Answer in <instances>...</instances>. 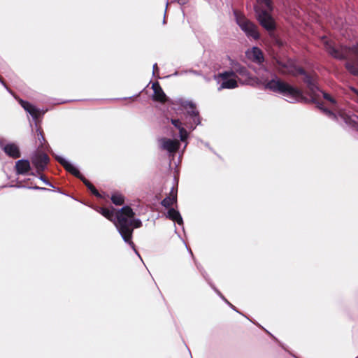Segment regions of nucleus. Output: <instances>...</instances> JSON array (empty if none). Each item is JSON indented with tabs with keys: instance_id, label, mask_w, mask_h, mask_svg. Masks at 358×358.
<instances>
[{
	"instance_id": "nucleus-29",
	"label": "nucleus",
	"mask_w": 358,
	"mask_h": 358,
	"mask_svg": "<svg viewBox=\"0 0 358 358\" xmlns=\"http://www.w3.org/2000/svg\"><path fill=\"white\" fill-rule=\"evenodd\" d=\"M57 160L62 165L64 169L67 171V160L61 157H57Z\"/></svg>"
},
{
	"instance_id": "nucleus-28",
	"label": "nucleus",
	"mask_w": 358,
	"mask_h": 358,
	"mask_svg": "<svg viewBox=\"0 0 358 358\" xmlns=\"http://www.w3.org/2000/svg\"><path fill=\"white\" fill-rule=\"evenodd\" d=\"M257 1L259 3H264L266 8L271 10H272V6H271V0H257Z\"/></svg>"
},
{
	"instance_id": "nucleus-3",
	"label": "nucleus",
	"mask_w": 358,
	"mask_h": 358,
	"mask_svg": "<svg viewBox=\"0 0 358 358\" xmlns=\"http://www.w3.org/2000/svg\"><path fill=\"white\" fill-rule=\"evenodd\" d=\"M324 48L327 52L338 60H348L345 66L353 76H358V43L348 47L343 45H336L331 41H326Z\"/></svg>"
},
{
	"instance_id": "nucleus-1",
	"label": "nucleus",
	"mask_w": 358,
	"mask_h": 358,
	"mask_svg": "<svg viewBox=\"0 0 358 358\" xmlns=\"http://www.w3.org/2000/svg\"><path fill=\"white\" fill-rule=\"evenodd\" d=\"M296 73L303 76V82L306 83L311 96L308 99L303 96V92L299 88L295 87L285 82H283L277 76L268 80L264 85L265 89H268L275 93L282 94L285 100L289 103L303 102V103H314L318 108V103L316 100L319 96L320 89L317 86L314 78L301 67L296 69Z\"/></svg>"
},
{
	"instance_id": "nucleus-16",
	"label": "nucleus",
	"mask_w": 358,
	"mask_h": 358,
	"mask_svg": "<svg viewBox=\"0 0 358 358\" xmlns=\"http://www.w3.org/2000/svg\"><path fill=\"white\" fill-rule=\"evenodd\" d=\"M30 163L28 160L20 159L15 164V169L17 174L24 175L30 170Z\"/></svg>"
},
{
	"instance_id": "nucleus-18",
	"label": "nucleus",
	"mask_w": 358,
	"mask_h": 358,
	"mask_svg": "<svg viewBox=\"0 0 358 358\" xmlns=\"http://www.w3.org/2000/svg\"><path fill=\"white\" fill-rule=\"evenodd\" d=\"M95 210L110 221L113 222L115 224L117 222L116 213H114L113 210L100 207H96Z\"/></svg>"
},
{
	"instance_id": "nucleus-6",
	"label": "nucleus",
	"mask_w": 358,
	"mask_h": 358,
	"mask_svg": "<svg viewBox=\"0 0 358 358\" xmlns=\"http://www.w3.org/2000/svg\"><path fill=\"white\" fill-rule=\"evenodd\" d=\"M182 106L187 110L186 118H189V121L192 122H187L186 126L191 130H194L196 125L201 124L199 113L196 110L195 104L192 101H184Z\"/></svg>"
},
{
	"instance_id": "nucleus-13",
	"label": "nucleus",
	"mask_w": 358,
	"mask_h": 358,
	"mask_svg": "<svg viewBox=\"0 0 358 358\" xmlns=\"http://www.w3.org/2000/svg\"><path fill=\"white\" fill-rule=\"evenodd\" d=\"M152 88L154 92L152 95L153 100L164 103L166 101V96L159 85V83H153Z\"/></svg>"
},
{
	"instance_id": "nucleus-30",
	"label": "nucleus",
	"mask_w": 358,
	"mask_h": 358,
	"mask_svg": "<svg viewBox=\"0 0 358 358\" xmlns=\"http://www.w3.org/2000/svg\"><path fill=\"white\" fill-rule=\"evenodd\" d=\"M91 192L93 194H94L95 196H96L98 197H101L100 194L99 193V192L96 190V189L95 187L92 190H91Z\"/></svg>"
},
{
	"instance_id": "nucleus-35",
	"label": "nucleus",
	"mask_w": 358,
	"mask_h": 358,
	"mask_svg": "<svg viewBox=\"0 0 358 358\" xmlns=\"http://www.w3.org/2000/svg\"><path fill=\"white\" fill-rule=\"evenodd\" d=\"M353 128H355L356 131L358 132V122L357 123V125H355V127H354Z\"/></svg>"
},
{
	"instance_id": "nucleus-4",
	"label": "nucleus",
	"mask_w": 358,
	"mask_h": 358,
	"mask_svg": "<svg viewBox=\"0 0 358 358\" xmlns=\"http://www.w3.org/2000/svg\"><path fill=\"white\" fill-rule=\"evenodd\" d=\"M234 14L237 24L248 38H252L255 40L259 38L257 27L254 23L237 11H234Z\"/></svg>"
},
{
	"instance_id": "nucleus-8",
	"label": "nucleus",
	"mask_w": 358,
	"mask_h": 358,
	"mask_svg": "<svg viewBox=\"0 0 358 358\" xmlns=\"http://www.w3.org/2000/svg\"><path fill=\"white\" fill-rule=\"evenodd\" d=\"M50 158L46 153L38 152L31 158V162L36 167L37 173L41 174L46 168Z\"/></svg>"
},
{
	"instance_id": "nucleus-14",
	"label": "nucleus",
	"mask_w": 358,
	"mask_h": 358,
	"mask_svg": "<svg viewBox=\"0 0 358 358\" xmlns=\"http://www.w3.org/2000/svg\"><path fill=\"white\" fill-rule=\"evenodd\" d=\"M4 152L13 159L20 158L21 156L20 149L15 143H8L3 147Z\"/></svg>"
},
{
	"instance_id": "nucleus-20",
	"label": "nucleus",
	"mask_w": 358,
	"mask_h": 358,
	"mask_svg": "<svg viewBox=\"0 0 358 358\" xmlns=\"http://www.w3.org/2000/svg\"><path fill=\"white\" fill-rule=\"evenodd\" d=\"M177 202V194L173 192V187H172L170 195L166 196L162 201L161 205L166 208L173 206Z\"/></svg>"
},
{
	"instance_id": "nucleus-19",
	"label": "nucleus",
	"mask_w": 358,
	"mask_h": 358,
	"mask_svg": "<svg viewBox=\"0 0 358 358\" xmlns=\"http://www.w3.org/2000/svg\"><path fill=\"white\" fill-rule=\"evenodd\" d=\"M166 217L174 222H176L179 225H183V220L180 213L173 208L169 209Z\"/></svg>"
},
{
	"instance_id": "nucleus-26",
	"label": "nucleus",
	"mask_w": 358,
	"mask_h": 358,
	"mask_svg": "<svg viewBox=\"0 0 358 358\" xmlns=\"http://www.w3.org/2000/svg\"><path fill=\"white\" fill-rule=\"evenodd\" d=\"M213 289L215 290V292L220 296V298L226 303H227L234 310L238 312V310L236 309V308L230 303L229 302L224 296L220 292L218 289H217L215 287H213Z\"/></svg>"
},
{
	"instance_id": "nucleus-34",
	"label": "nucleus",
	"mask_w": 358,
	"mask_h": 358,
	"mask_svg": "<svg viewBox=\"0 0 358 358\" xmlns=\"http://www.w3.org/2000/svg\"><path fill=\"white\" fill-rule=\"evenodd\" d=\"M189 72H191V73H194V75H196V76H200L201 75L200 72L192 70Z\"/></svg>"
},
{
	"instance_id": "nucleus-11",
	"label": "nucleus",
	"mask_w": 358,
	"mask_h": 358,
	"mask_svg": "<svg viewBox=\"0 0 358 358\" xmlns=\"http://www.w3.org/2000/svg\"><path fill=\"white\" fill-rule=\"evenodd\" d=\"M20 103L21 106L27 113H29L36 121H37L38 119L44 114V112H41L39 109L36 108L33 104L30 103L27 101L20 100Z\"/></svg>"
},
{
	"instance_id": "nucleus-27",
	"label": "nucleus",
	"mask_w": 358,
	"mask_h": 358,
	"mask_svg": "<svg viewBox=\"0 0 358 358\" xmlns=\"http://www.w3.org/2000/svg\"><path fill=\"white\" fill-rule=\"evenodd\" d=\"M172 124L176 127L178 130L179 128L183 127L181 122L178 119H171V120Z\"/></svg>"
},
{
	"instance_id": "nucleus-2",
	"label": "nucleus",
	"mask_w": 358,
	"mask_h": 358,
	"mask_svg": "<svg viewBox=\"0 0 358 358\" xmlns=\"http://www.w3.org/2000/svg\"><path fill=\"white\" fill-rule=\"evenodd\" d=\"M134 212L129 206H123L116 213L117 222L115 227L124 241L128 243L140 257L138 251L135 248L134 243L131 241V237L133 227H141L142 222L138 218H134Z\"/></svg>"
},
{
	"instance_id": "nucleus-17",
	"label": "nucleus",
	"mask_w": 358,
	"mask_h": 358,
	"mask_svg": "<svg viewBox=\"0 0 358 358\" xmlns=\"http://www.w3.org/2000/svg\"><path fill=\"white\" fill-rule=\"evenodd\" d=\"M231 66L232 69H234L236 73H238L241 76L245 78L247 80H250L251 79L250 73L245 66H242L238 62H232Z\"/></svg>"
},
{
	"instance_id": "nucleus-32",
	"label": "nucleus",
	"mask_w": 358,
	"mask_h": 358,
	"mask_svg": "<svg viewBox=\"0 0 358 358\" xmlns=\"http://www.w3.org/2000/svg\"><path fill=\"white\" fill-rule=\"evenodd\" d=\"M176 1L180 5H185L187 2V0H176Z\"/></svg>"
},
{
	"instance_id": "nucleus-23",
	"label": "nucleus",
	"mask_w": 358,
	"mask_h": 358,
	"mask_svg": "<svg viewBox=\"0 0 358 358\" xmlns=\"http://www.w3.org/2000/svg\"><path fill=\"white\" fill-rule=\"evenodd\" d=\"M320 93L322 94L323 98L331 103L330 107L333 110H337L338 108L337 101L334 97H333L331 94L320 90L319 92V94Z\"/></svg>"
},
{
	"instance_id": "nucleus-31",
	"label": "nucleus",
	"mask_w": 358,
	"mask_h": 358,
	"mask_svg": "<svg viewBox=\"0 0 358 358\" xmlns=\"http://www.w3.org/2000/svg\"><path fill=\"white\" fill-rule=\"evenodd\" d=\"M159 71V69L157 67V64L155 63L153 65V70H152V74L155 75L156 72Z\"/></svg>"
},
{
	"instance_id": "nucleus-24",
	"label": "nucleus",
	"mask_w": 358,
	"mask_h": 358,
	"mask_svg": "<svg viewBox=\"0 0 358 358\" xmlns=\"http://www.w3.org/2000/svg\"><path fill=\"white\" fill-rule=\"evenodd\" d=\"M111 201L116 206L122 205L124 202V196L120 193H115L111 196Z\"/></svg>"
},
{
	"instance_id": "nucleus-5",
	"label": "nucleus",
	"mask_w": 358,
	"mask_h": 358,
	"mask_svg": "<svg viewBox=\"0 0 358 358\" xmlns=\"http://www.w3.org/2000/svg\"><path fill=\"white\" fill-rule=\"evenodd\" d=\"M318 108L321 110L326 115H327L331 119L338 122V123L341 121L345 122V124L350 127H354L357 125L358 122V116L355 115H345V114H338L333 113L331 110L324 108L321 103H318Z\"/></svg>"
},
{
	"instance_id": "nucleus-7",
	"label": "nucleus",
	"mask_w": 358,
	"mask_h": 358,
	"mask_svg": "<svg viewBox=\"0 0 358 358\" xmlns=\"http://www.w3.org/2000/svg\"><path fill=\"white\" fill-rule=\"evenodd\" d=\"M257 19L261 26L268 31H273L275 29V23L267 10L262 9L259 6L254 7Z\"/></svg>"
},
{
	"instance_id": "nucleus-36",
	"label": "nucleus",
	"mask_w": 358,
	"mask_h": 358,
	"mask_svg": "<svg viewBox=\"0 0 358 358\" xmlns=\"http://www.w3.org/2000/svg\"><path fill=\"white\" fill-rule=\"evenodd\" d=\"M0 81L4 84V82H3V78L0 76Z\"/></svg>"
},
{
	"instance_id": "nucleus-25",
	"label": "nucleus",
	"mask_w": 358,
	"mask_h": 358,
	"mask_svg": "<svg viewBox=\"0 0 358 358\" xmlns=\"http://www.w3.org/2000/svg\"><path fill=\"white\" fill-rule=\"evenodd\" d=\"M179 136L181 141H185L188 138V133L184 127L179 128Z\"/></svg>"
},
{
	"instance_id": "nucleus-9",
	"label": "nucleus",
	"mask_w": 358,
	"mask_h": 358,
	"mask_svg": "<svg viewBox=\"0 0 358 358\" xmlns=\"http://www.w3.org/2000/svg\"><path fill=\"white\" fill-rule=\"evenodd\" d=\"M246 57L254 63L261 64L264 62L263 52L258 47H252L245 52Z\"/></svg>"
},
{
	"instance_id": "nucleus-22",
	"label": "nucleus",
	"mask_w": 358,
	"mask_h": 358,
	"mask_svg": "<svg viewBox=\"0 0 358 358\" xmlns=\"http://www.w3.org/2000/svg\"><path fill=\"white\" fill-rule=\"evenodd\" d=\"M235 76H236V72H235L234 69H233L231 71H224V72L218 73L217 75L215 74L213 76V78H214V80H215L217 81V83H220V78H231V77H235Z\"/></svg>"
},
{
	"instance_id": "nucleus-10",
	"label": "nucleus",
	"mask_w": 358,
	"mask_h": 358,
	"mask_svg": "<svg viewBox=\"0 0 358 358\" xmlns=\"http://www.w3.org/2000/svg\"><path fill=\"white\" fill-rule=\"evenodd\" d=\"M159 143L161 149L166 150L169 153L175 152L178 150L180 146V143L178 141L166 138H162L159 139Z\"/></svg>"
},
{
	"instance_id": "nucleus-15",
	"label": "nucleus",
	"mask_w": 358,
	"mask_h": 358,
	"mask_svg": "<svg viewBox=\"0 0 358 358\" xmlns=\"http://www.w3.org/2000/svg\"><path fill=\"white\" fill-rule=\"evenodd\" d=\"M218 84V91H221L224 89H234L238 87L237 81L234 78H220V83Z\"/></svg>"
},
{
	"instance_id": "nucleus-33",
	"label": "nucleus",
	"mask_w": 358,
	"mask_h": 358,
	"mask_svg": "<svg viewBox=\"0 0 358 358\" xmlns=\"http://www.w3.org/2000/svg\"><path fill=\"white\" fill-rule=\"evenodd\" d=\"M40 175H41V176H40L41 179L42 180H43L44 182H45L46 183H48V182H47V180H46V178H45V176L44 175H43V174H42V173H41Z\"/></svg>"
},
{
	"instance_id": "nucleus-12",
	"label": "nucleus",
	"mask_w": 358,
	"mask_h": 358,
	"mask_svg": "<svg viewBox=\"0 0 358 358\" xmlns=\"http://www.w3.org/2000/svg\"><path fill=\"white\" fill-rule=\"evenodd\" d=\"M69 173H71L76 178L80 179L87 187L91 191L94 188V186L80 172V170L77 166L69 162Z\"/></svg>"
},
{
	"instance_id": "nucleus-21",
	"label": "nucleus",
	"mask_w": 358,
	"mask_h": 358,
	"mask_svg": "<svg viewBox=\"0 0 358 358\" xmlns=\"http://www.w3.org/2000/svg\"><path fill=\"white\" fill-rule=\"evenodd\" d=\"M36 127V136L35 138L38 142V147L43 148L46 143V141L44 137L43 131L38 122L35 124Z\"/></svg>"
}]
</instances>
